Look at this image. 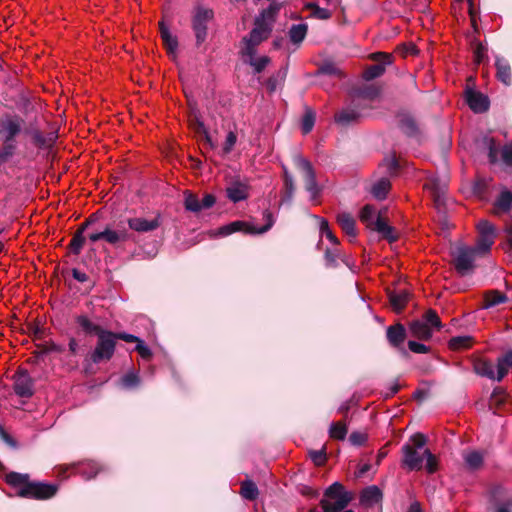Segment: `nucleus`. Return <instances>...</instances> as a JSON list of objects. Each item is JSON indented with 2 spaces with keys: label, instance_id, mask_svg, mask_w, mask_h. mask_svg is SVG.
Instances as JSON below:
<instances>
[{
  "label": "nucleus",
  "instance_id": "obj_1",
  "mask_svg": "<svg viewBox=\"0 0 512 512\" xmlns=\"http://www.w3.org/2000/svg\"><path fill=\"white\" fill-rule=\"evenodd\" d=\"M426 437L417 433L410 437L409 442L402 446L401 465L409 471H419L423 468L430 474L437 470V459L431 451L425 448Z\"/></svg>",
  "mask_w": 512,
  "mask_h": 512
},
{
  "label": "nucleus",
  "instance_id": "obj_2",
  "mask_svg": "<svg viewBox=\"0 0 512 512\" xmlns=\"http://www.w3.org/2000/svg\"><path fill=\"white\" fill-rule=\"evenodd\" d=\"M266 40L263 34H248L244 36L239 45L241 61L252 68L254 74H260L270 64L269 56L259 54L260 44Z\"/></svg>",
  "mask_w": 512,
  "mask_h": 512
},
{
  "label": "nucleus",
  "instance_id": "obj_3",
  "mask_svg": "<svg viewBox=\"0 0 512 512\" xmlns=\"http://www.w3.org/2000/svg\"><path fill=\"white\" fill-rule=\"evenodd\" d=\"M7 483L18 488L17 495L24 498L49 499L53 497L58 486L41 482H29L28 474L12 472L6 477Z\"/></svg>",
  "mask_w": 512,
  "mask_h": 512
},
{
  "label": "nucleus",
  "instance_id": "obj_4",
  "mask_svg": "<svg viewBox=\"0 0 512 512\" xmlns=\"http://www.w3.org/2000/svg\"><path fill=\"white\" fill-rule=\"evenodd\" d=\"M351 501V495L345 491L344 486L334 482L324 492L320 501L324 512H341Z\"/></svg>",
  "mask_w": 512,
  "mask_h": 512
},
{
  "label": "nucleus",
  "instance_id": "obj_5",
  "mask_svg": "<svg viewBox=\"0 0 512 512\" xmlns=\"http://www.w3.org/2000/svg\"><path fill=\"white\" fill-rule=\"evenodd\" d=\"M264 218L266 219V225L260 228H254L243 221H234L230 224L224 225L220 227L215 233L216 236H228L237 231H245L250 234H263L267 232L274 224V219L272 213L266 211L264 213Z\"/></svg>",
  "mask_w": 512,
  "mask_h": 512
},
{
  "label": "nucleus",
  "instance_id": "obj_6",
  "mask_svg": "<svg viewBox=\"0 0 512 512\" xmlns=\"http://www.w3.org/2000/svg\"><path fill=\"white\" fill-rule=\"evenodd\" d=\"M115 346V333L110 331L101 332L98 336L96 347L91 354L93 363L98 364L103 360L111 359L115 352Z\"/></svg>",
  "mask_w": 512,
  "mask_h": 512
},
{
  "label": "nucleus",
  "instance_id": "obj_7",
  "mask_svg": "<svg viewBox=\"0 0 512 512\" xmlns=\"http://www.w3.org/2000/svg\"><path fill=\"white\" fill-rule=\"evenodd\" d=\"M453 262L457 272L465 276L474 269V261L478 256L476 252L468 246H458L452 252Z\"/></svg>",
  "mask_w": 512,
  "mask_h": 512
},
{
  "label": "nucleus",
  "instance_id": "obj_8",
  "mask_svg": "<svg viewBox=\"0 0 512 512\" xmlns=\"http://www.w3.org/2000/svg\"><path fill=\"white\" fill-rule=\"evenodd\" d=\"M295 167L300 170L304 175L305 188L310 193L311 198L314 199L319 193V187L316 182L315 172L311 163L300 154L293 156Z\"/></svg>",
  "mask_w": 512,
  "mask_h": 512
},
{
  "label": "nucleus",
  "instance_id": "obj_9",
  "mask_svg": "<svg viewBox=\"0 0 512 512\" xmlns=\"http://www.w3.org/2000/svg\"><path fill=\"white\" fill-rule=\"evenodd\" d=\"M281 8V4L272 2L255 18V27L250 32H271L275 18Z\"/></svg>",
  "mask_w": 512,
  "mask_h": 512
},
{
  "label": "nucleus",
  "instance_id": "obj_10",
  "mask_svg": "<svg viewBox=\"0 0 512 512\" xmlns=\"http://www.w3.org/2000/svg\"><path fill=\"white\" fill-rule=\"evenodd\" d=\"M489 493L494 512H512V493L509 490L497 485Z\"/></svg>",
  "mask_w": 512,
  "mask_h": 512
},
{
  "label": "nucleus",
  "instance_id": "obj_11",
  "mask_svg": "<svg viewBox=\"0 0 512 512\" xmlns=\"http://www.w3.org/2000/svg\"><path fill=\"white\" fill-rule=\"evenodd\" d=\"M370 58L373 61H376L378 63L368 67L365 70L363 77L367 81H370V80H373V79H376V78L382 76L385 72L386 66L390 65L392 63L391 55L384 53V52L372 53L370 55Z\"/></svg>",
  "mask_w": 512,
  "mask_h": 512
},
{
  "label": "nucleus",
  "instance_id": "obj_12",
  "mask_svg": "<svg viewBox=\"0 0 512 512\" xmlns=\"http://www.w3.org/2000/svg\"><path fill=\"white\" fill-rule=\"evenodd\" d=\"M214 11L208 7L197 6L194 9L192 25L195 32H206L212 28Z\"/></svg>",
  "mask_w": 512,
  "mask_h": 512
},
{
  "label": "nucleus",
  "instance_id": "obj_13",
  "mask_svg": "<svg viewBox=\"0 0 512 512\" xmlns=\"http://www.w3.org/2000/svg\"><path fill=\"white\" fill-rule=\"evenodd\" d=\"M13 389L16 395L23 398L34 394V381L27 371L20 370L15 374Z\"/></svg>",
  "mask_w": 512,
  "mask_h": 512
},
{
  "label": "nucleus",
  "instance_id": "obj_14",
  "mask_svg": "<svg viewBox=\"0 0 512 512\" xmlns=\"http://www.w3.org/2000/svg\"><path fill=\"white\" fill-rule=\"evenodd\" d=\"M23 123V119L18 116L7 117L1 121L0 133L4 137L5 143H11L14 140L21 132Z\"/></svg>",
  "mask_w": 512,
  "mask_h": 512
},
{
  "label": "nucleus",
  "instance_id": "obj_15",
  "mask_svg": "<svg viewBox=\"0 0 512 512\" xmlns=\"http://www.w3.org/2000/svg\"><path fill=\"white\" fill-rule=\"evenodd\" d=\"M214 204L215 197L211 194H206L202 200H200L192 193H185L184 206L188 211L199 212L211 208Z\"/></svg>",
  "mask_w": 512,
  "mask_h": 512
},
{
  "label": "nucleus",
  "instance_id": "obj_16",
  "mask_svg": "<svg viewBox=\"0 0 512 512\" xmlns=\"http://www.w3.org/2000/svg\"><path fill=\"white\" fill-rule=\"evenodd\" d=\"M362 101L363 99L360 97L355 98L350 107L343 109L336 115V122L341 125H348L358 120L362 116V112L359 111Z\"/></svg>",
  "mask_w": 512,
  "mask_h": 512
},
{
  "label": "nucleus",
  "instance_id": "obj_17",
  "mask_svg": "<svg viewBox=\"0 0 512 512\" xmlns=\"http://www.w3.org/2000/svg\"><path fill=\"white\" fill-rule=\"evenodd\" d=\"M129 227L139 233H146L156 230L160 224V215H156L151 219L143 218V217H134L128 219Z\"/></svg>",
  "mask_w": 512,
  "mask_h": 512
},
{
  "label": "nucleus",
  "instance_id": "obj_18",
  "mask_svg": "<svg viewBox=\"0 0 512 512\" xmlns=\"http://www.w3.org/2000/svg\"><path fill=\"white\" fill-rule=\"evenodd\" d=\"M466 101L472 111L475 113H483L489 108V99L480 92L473 90L466 91Z\"/></svg>",
  "mask_w": 512,
  "mask_h": 512
},
{
  "label": "nucleus",
  "instance_id": "obj_19",
  "mask_svg": "<svg viewBox=\"0 0 512 512\" xmlns=\"http://www.w3.org/2000/svg\"><path fill=\"white\" fill-rule=\"evenodd\" d=\"M306 34H289V38L284 36L277 37L273 46L276 49L285 48L289 52L294 51L304 40Z\"/></svg>",
  "mask_w": 512,
  "mask_h": 512
},
{
  "label": "nucleus",
  "instance_id": "obj_20",
  "mask_svg": "<svg viewBox=\"0 0 512 512\" xmlns=\"http://www.w3.org/2000/svg\"><path fill=\"white\" fill-rule=\"evenodd\" d=\"M496 76L505 86H510L512 83L511 66L507 59L496 56L495 58Z\"/></svg>",
  "mask_w": 512,
  "mask_h": 512
},
{
  "label": "nucleus",
  "instance_id": "obj_21",
  "mask_svg": "<svg viewBox=\"0 0 512 512\" xmlns=\"http://www.w3.org/2000/svg\"><path fill=\"white\" fill-rule=\"evenodd\" d=\"M383 494L376 485L365 488L360 495V502L366 507H373L382 501Z\"/></svg>",
  "mask_w": 512,
  "mask_h": 512
},
{
  "label": "nucleus",
  "instance_id": "obj_22",
  "mask_svg": "<svg viewBox=\"0 0 512 512\" xmlns=\"http://www.w3.org/2000/svg\"><path fill=\"white\" fill-rule=\"evenodd\" d=\"M473 369L477 375L497 381L498 373L492 362L485 359H477L474 361Z\"/></svg>",
  "mask_w": 512,
  "mask_h": 512
},
{
  "label": "nucleus",
  "instance_id": "obj_23",
  "mask_svg": "<svg viewBox=\"0 0 512 512\" xmlns=\"http://www.w3.org/2000/svg\"><path fill=\"white\" fill-rule=\"evenodd\" d=\"M465 467L470 471L479 470L483 465L484 455L478 450H466L462 453Z\"/></svg>",
  "mask_w": 512,
  "mask_h": 512
},
{
  "label": "nucleus",
  "instance_id": "obj_24",
  "mask_svg": "<svg viewBox=\"0 0 512 512\" xmlns=\"http://www.w3.org/2000/svg\"><path fill=\"white\" fill-rule=\"evenodd\" d=\"M511 209H512V192H510L507 189H503L494 202L493 213L496 215H499L501 213H507Z\"/></svg>",
  "mask_w": 512,
  "mask_h": 512
},
{
  "label": "nucleus",
  "instance_id": "obj_25",
  "mask_svg": "<svg viewBox=\"0 0 512 512\" xmlns=\"http://www.w3.org/2000/svg\"><path fill=\"white\" fill-rule=\"evenodd\" d=\"M247 185L241 182H233L226 188L227 197L234 203L245 200L248 196Z\"/></svg>",
  "mask_w": 512,
  "mask_h": 512
},
{
  "label": "nucleus",
  "instance_id": "obj_26",
  "mask_svg": "<svg viewBox=\"0 0 512 512\" xmlns=\"http://www.w3.org/2000/svg\"><path fill=\"white\" fill-rule=\"evenodd\" d=\"M386 335L392 346L399 347L406 338V330L402 324H396L387 328Z\"/></svg>",
  "mask_w": 512,
  "mask_h": 512
},
{
  "label": "nucleus",
  "instance_id": "obj_27",
  "mask_svg": "<svg viewBox=\"0 0 512 512\" xmlns=\"http://www.w3.org/2000/svg\"><path fill=\"white\" fill-rule=\"evenodd\" d=\"M409 328L412 336L416 338L428 340L432 337L433 331L431 327H429L428 323L423 320H415L411 322Z\"/></svg>",
  "mask_w": 512,
  "mask_h": 512
},
{
  "label": "nucleus",
  "instance_id": "obj_28",
  "mask_svg": "<svg viewBox=\"0 0 512 512\" xmlns=\"http://www.w3.org/2000/svg\"><path fill=\"white\" fill-rule=\"evenodd\" d=\"M391 183L387 177L378 179L371 187L370 192L377 200H384L390 190Z\"/></svg>",
  "mask_w": 512,
  "mask_h": 512
},
{
  "label": "nucleus",
  "instance_id": "obj_29",
  "mask_svg": "<svg viewBox=\"0 0 512 512\" xmlns=\"http://www.w3.org/2000/svg\"><path fill=\"white\" fill-rule=\"evenodd\" d=\"M392 308L400 312L409 300V293L406 290L391 291L388 294Z\"/></svg>",
  "mask_w": 512,
  "mask_h": 512
},
{
  "label": "nucleus",
  "instance_id": "obj_30",
  "mask_svg": "<svg viewBox=\"0 0 512 512\" xmlns=\"http://www.w3.org/2000/svg\"><path fill=\"white\" fill-rule=\"evenodd\" d=\"M337 222L342 228V230L350 237L355 238L357 235L355 228V220L351 214L347 212H343L338 214Z\"/></svg>",
  "mask_w": 512,
  "mask_h": 512
},
{
  "label": "nucleus",
  "instance_id": "obj_31",
  "mask_svg": "<svg viewBox=\"0 0 512 512\" xmlns=\"http://www.w3.org/2000/svg\"><path fill=\"white\" fill-rule=\"evenodd\" d=\"M370 229L378 232L390 242L395 241L397 239V236L394 234L393 227L388 225L386 221L381 217L376 218L375 223L372 225Z\"/></svg>",
  "mask_w": 512,
  "mask_h": 512
},
{
  "label": "nucleus",
  "instance_id": "obj_32",
  "mask_svg": "<svg viewBox=\"0 0 512 512\" xmlns=\"http://www.w3.org/2000/svg\"><path fill=\"white\" fill-rule=\"evenodd\" d=\"M76 323L86 334L100 335L101 332H105L99 325L92 322L86 315H79L76 317Z\"/></svg>",
  "mask_w": 512,
  "mask_h": 512
},
{
  "label": "nucleus",
  "instance_id": "obj_33",
  "mask_svg": "<svg viewBox=\"0 0 512 512\" xmlns=\"http://www.w3.org/2000/svg\"><path fill=\"white\" fill-rule=\"evenodd\" d=\"M494 237L491 235L488 236H481L479 235V238L476 242V245L474 247H471L478 256H483L486 253H488L494 243Z\"/></svg>",
  "mask_w": 512,
  "mask_h": 512
},
{
  "label": "nucleus",
  "instance_id": "obj_34",
  "mask_svg": "<svg viewBox=\"0 0 512 512\" xmlns=\"http://www.w3.org/2000/svg\"><path fill=\"white\" fill-rule=\"evenodd\" d=\"M129 238L128 233L125 230H111L106 228L103 231V239L110 244H116L121 241H126Z\"/></svg>",
  "mask_w": 512,
  "mask_h": 512
},
{
  "label": "nucleus",
  "instance_id": "obj_35",
  "mask_svg": "<svg viewBox=\"0 0 512 512\" xmlns=\"http://www.w3.org/2000/svg\"><path fill=\"white\" fill-rule=\"evenodd\" d=\"M377 217H381L376 209L371 205H365L360 212V220L364 222L368 228H371Z\"/></svg>",
  "mask_w": 512,
  "mask_h": 512
},
{
  "label": "nucleus",
  "instance_id": "obj_36",
  "mask_svg": "<svg viewBox=\"0 0 512 512\" xmlns=\"http://www.w3.org/2000/svg\"><path fill=\"white\" fill-rule=\"evenodd\" d=\"M471 45L473 47L474 61L477 64L484 62V60L487 58L486 45L476 39L471 41Z\"/></svg>",
  "mask_w": 512,
  "mask_h": 512
},
{
  "label": "nucleus",
  "instance_id": "obj_37",
  "mask_svg": "<svg viewBox=\"0 0 512 512\" xmlns=\"http://www.w3.org/2000/svg\"><path fill=\"white\" fill-rule=\"evenodd\" d=\"M507 301L505 294L499 291H490L485 295V308H491Z\"/></svg>",
  "mask_w": 512,
  "mask_h": 512
},
{
  "label": "nucleus",
  "instance_id": "obj_38",
  "mask_svg": "<svg viewBox=\"0 0 512 512\" xmlns=\"http://www.w3.org/2000/svg\"><path fill=\"white\" fill-rule=\"evenodd\" d=\"M241 495L247 500H254L258 496V488L254 482L246 480L241 485Z\"/></svg>",
  "mask_w": 512,
  "mask_h": 512
},
{
  "label": "nucleus",
  "instance_id": "obj_39",
  "mask_svg": "<svg viewBox=\"0 0 512 512\" xmlns=\"http://www.w3.org/2000/svg\"><path fill=\"white\" fill-rule=\"evenodd\" d=\"M347 427L341 422H334L330 425L329 435L333 439L344 440L347 435Z\"/></svg>",
  "mask_w": 512,
  "mask_h": 512
},
{
  "label": "nucleus",
  "instance_id": "obj_40",
  "mask_svg": "<svg viewBox=\"0 0 512 512\" xmlns=\"http://www.w3.org/2000/svg\"><path fill=\"white\" fill-rule=\"evenodd\" d=\"M163 44L167 52L175 56L178 48V39L176 34H161Z\"/></svg>",
  "mask_w": 512,
  "mask_h": 512
},
{
  "label": "nucleus",
  "instance_id": "obj_41",
  "mask_svg": "<svg viewBox=\"0 0 512 512\" xmlns=\"http://www.w3.org/2000/svg\"><path fill=\"white\" fill-rule=\"evenodd\" d=\"M472 337L469 335L456 336L450 339L449 346L452 349H463L470 347Z\"/></svg>",
  "mask_w": 512,
  "mask_h": 512
},
{
  "label": "nucleus",
  "instance_id": "obj_42",
  "mask_svg": "<svg viewBox=\"0 0 512 512\" xmlns=\"http://www.w3.org/2000/svg\"><path fill=\"white\" fill-rule=\"evenodd\" d=\"M139 383H140V378H139L138 374L134 371H130V372L126 373L120 379L121 386L126 389L134 388V387L138 386Z\"/></svg>",
  "mask_w": 512,
  "mask_h": 512
},
{
  "label": "nucleus",
  "instance_id": "obj_43",
  "mask_svg": "<svg viewBox=\"0 0 512 512\" xmlns=\"http://www.w3.org/2000/svg\"><path fill=\"white\" fill-rule=\"evenodd\" d=\"M317 219L319 220V223H320L319 228H320L321 236H325L332 244L338 245L339 241H338L337 237L330 230L328 222L323 218L317 217Z\"/></svg>",
  "mask_w": 512,
  "mask_h": 512
},
{
  "label": "nucleus",
  "instance_id": "obj_44",
  "mask_svg": "<svg viewBox=\"0 0 512 512\" xmlns=\"http://www.w3.org/2000/svg\"><path fill=\"white\" fill-rule=\"evenodd\" d=\"M307 10L310 12V15L317 19H328L330 17L329 10L325 8H320L315 3H308L306 5Z\"/></svg>",
  "mask_w": 512,
  "mask_h": 512
},
{
  "label": "nucleus",
  "instance_id": "obj_45",
  "mask_svg": "<svg viewBox=\"0 0 512 512\" xmlns=\"http://www.w3.org/2000/svg\"><path fill=\"white\" fill-rule=\"evenodd\" d=\"M84 242H85V237H84V235H82V232L76 231L71 242H70L71 251L76 255L80 254V252L83 248Z\"/></svg>",
  "mask_w": 512,
  "mask_h": 512
},
{
  "label": "nucleus",
  "instance_id": "obj_46",
  "mask_svg": "<svg viewBox=\"0 0 512 512\" xmlns=\"http://www.w3.org/2000/svg\"><path fill=\"white\" fill-rule=\"evenodd\" d=\"M477 228H478L479 235H481V236L491 235L494 238L496 236L494 225L487 220H481L478 223Z\"/></svg>",
  "mask_w": 512,
  "mask_h": 512
},
{
  "label": "nucleus",
  "instance_id": "obj_47",
  "mask_svg": "<svg viewBox=\"0 0 512 512\" xmlns=\"http://www.w3.org/2000/svg\"><path fill=\"white\" fill-rule=\"evenodd\" d=\"M315 122V114L311 110H307L302 119V131L304 134L309 133Z\"/></svg>",
  "mask_w": 512,
  "mask_h": 512
},
{
  "label": "nucleus",
  "instance_id": "obj_48",
  "mask_svg": "<svg viewBox=\"0 0 512 512\" xmlns=\"http://www.w3.org/2000/svg\"><path fill=\"white\" fill-rule=\"evenodd\" d=\"M422 320L424 322H427L429 327H431V329L432 328L439 329L441 327L440 319H439L438 315L436 314V312L433 310L427 311Z\"/></svg>",
  "mask_w": 512,
  "mask_h": 512
},
{
  "label": "nucleus",
  "instance_id": "obj_49",
  "mask_svg": "<svg viewBox=\"0 0 512 512\" xmlns=\"http://www.w3.org/2000/svg\"><path fill=\"white\" fill-rule=\"evenodd\" d=\"M236 142H237V135L235 134V132L230 131L227 134L225 142L222 147L223 153L229 154L233 150Z\"/></svg>",
  "mask_w": 512,
  "mask_h": 512
},
{
  "label": "nucleus",
  "instance_id": "obj_50",
  "mask_svg": "<svg viewBox=\"0 0 512 512\" xmlns=\"http://www.w3.org/2000/svg\"><path fill=\"white\" fill-rule=\"evenodd\" d=\"M100 470V467L97 463H89L87 464V466L83 467L81 469V474L86 478V479H91L93 477H95L98 472Z\"/></svg>",
  "mask_w": 512,
  "mask_h": 512
},
{
  "label": "nucleus",
  "instance_id": "obj_51",
  "mask_svg": "<svg viewBox=\"0 0 512 512\" xmlns=\"http://www.w3.org/2000/svg\"><path fill=\"white\" fill-rule=\"evenodd\" d=\"M400 125L401 129L408 135H413L417 130L414 120L409 117L401 119Z\"/></svg>",
  "mask_w": 512,
  "mask_h": 512
},
{
  "label": "nucleus",
  "instance_id": "obj_52",
  "mask_svg": "<svg viewBox=\"0 0 512 512\" xmlns=\"http://www.w3.org/2000/svg\"><path fill=\"white\" fill-rule=\"evenodd\" d=\"M367 440V434L359 431L352 432L349 436V441L354 446H361Z\"/></svg>",
  "mask_w": 512,
  "mask_h": 512
},
{
  "label": "nucleus",
  "instance_id": "obj_53",
  "mask_svg": "<svg viewBox=\"0 0 512 512\" xmlns=\"http://www.w3.org/2000/svg\"><path fill=\"white\" fill-rule=\"evenodd\" d=\"M318 73L320 74H326V75H340L341 72L340 70L338 69L337 66H335V64L331 63V62H326L324 63L318 70Z\"/></svg>",
  "mask_w": 512,
  "mask_h": 512
},
{
  "label": "nucleus",
  "instance_id": "obj_54",
  "mask_svg": "<svg viewBox=\"0 0 512 512\" xmlns=\"http://www.w3.org/2000/svg\"><path fill=\"white\" fill-rule=\"evenodd\" d=\"M309 455L316 465H322L326 460V452L324 447L320 450L310 451Z\"/></svg>",
  "mask_w": 512,
  "mask_h": 512
},
{
  "label": "nucleus",
  "instance_id": "obj_55",
  "mask_svg": "<svg viewBox=\"0 0 512 512\" xmlns=\"http://www.w3.org/2000/svg\"><path fill=\"white\" fill-rule=\"evenodd\" d=\"M498 148L494 142L493 139H489L488 140V157H489V161L490 163L492 164H495L498 162Z\"/></svg>",
  "mask_w": 512,
  "mask_h": 512
},
{
  "label": "nucleus",
  "instance_id": "obj_56",
  "mask_svg": "<svg viewBox=\"0 0 512 512\" xmlns=\"http://www.w3.org/2000/svg\"><path fill=\"white\" fill-rule=\"evenodd\" d=\"M511 368L512 367H510V365L505 364L502 359L498 358L496 364V370L498 373L497 381H501Z\"/></svg>",
  "mask_w": 512,
  "mask_h": 512
},
{
  "label": "nucleus",
  "instance_id": "obj_57",
  "mask_svg": "<svg viewBox=\"0 0 512 512\" xmlns=\"http://www.w3.org/2000/svg\"><path fill=\"white\" fill-rule=\"evenodd\" d=\"M324 257H325L326 265L328 267H336L337 266V258H338L337 250L326 249Z\"/></svg>",
  "mask_w": 512,
  "mask_h": 512
},
{
  "label": "nucleus",
  "instance_id": "obj_58",
  "mask_svg": "<svg viewBox=\"0 0 512 512\" xmlns=\"http://www.w3.org/2000/svg\"><path fill=\"white\" fill-rule=\"evenodd\" d=\"M284 188L285 191L283 194L282 202L290 203L295 191L294 181H291V184L284 182Z\"/></svg>",
  "mask_w": 512,
  "mask_h": 512
},
{
  "label": "nucleus",
  "instance_id": "obj_59",
  "mask_svg": "<svg viewBox=\"0 0 512 512\" xmlns=\"http://www.w3.org/2000/svg\"><path fill=\"white\" fill-rule=\"evenodd\" d=\"M501 159L502 161L508 165H512V145H505L501 151Z\"/></svg>",
  "mask_w": 512,
  "mask_h": 512
},
{
  "label": "nucleus",
  "instance_id": "obj_60",
  "mask_svg": "<svg viewBox=\"0 0 512 512\" xmlns=\"http://www.w3.org/2000/svg\"><path fill=\"white\" fill-rule=\"evenodd\" d=\"M135 350L143 359H149L152 355L150 348L142 340L136 345Z\"/></svg>",
  "mask_w": 512,
  "mask_h": 512
},
{
  "label": "nucleus",
  "instance_id": "obj_61",
  "mask_svg": "<svg viewBox=\"0 0 512 512\" xmlns=\"http://www.w3.org/2000/svg\"><path fill=\"white\" fill-rule=\"evenodd\" d=\"M408 347L412 352L418 354H424L429 351V348L426 345L412 340L408 342Z\"/></svg>",
  "mask_w": 512,
  "mask_h": 512
},
{
  "label": "nucleus",
  "instance_id": "obj_62",
  "mask_svg": "<svg viewBox=\"0 0 512 512\" xmlns=\"http://www.w3.org/2000/svg\"><path fill=\"white\" fill-rule=\"evenodd\" d=\"M14 148L12 143H5V146L0 151V161L8 160L13 155Z\"/></svg>",
  "mask_w": 512,
  "mask_h": 512
},
{
  "label": "nucleus",
  "instance_id": "obj_63",
  "mask_svg": "<svg viewBox=\"0 0 512 512\" xmlns=\"http://www.w3.org/2000/svg\"><path fill=\"white\" fill-rule=\"evenodd\" d=\"M197 132L199 134H202L204 139L206 140V142L209 144V146L211 148H215L216 147V144L215 142L212 140L211 136L208 134V131L207 129L205 128L204 124L202 122H199L198 123V128H197Z\"/></svg>",
  "mask_w": 512,
  "mask_h": 512
},
{
  "label": "nucleus",
  "instance_id": "obj_64",
  "mask_svg": "<svg viewBox=\"0 0 512 512\" xmlns=\"http://www.w3.org/2000/svg\"><path fill=\"white\" fill-rule=\"evenodd\" d=\"M383 167H385L386 171L390 174L395 172L398 167V162L395 158H386L383 162Z\"/></svg>",
  "mask_w": 512,
  "mask_h": 512
}]
</instances>
